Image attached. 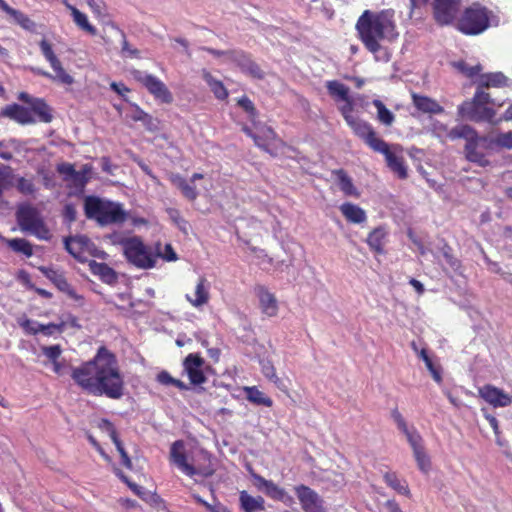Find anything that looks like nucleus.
I'll use <instances>...</instances> for the list:
<instances>
[{"instance_id":"nucleus-1","label":"nucleus","mask_w":512,"mask_h":512,"mask_svg":"<svg viewBox=\"0 0 512 512\" xmlns=\"http://www.w3.org/2000/svg\"><path fill=\"white\" fill-rule=\"evenodd\" d=\"M53 372L63 376L71 371L74 383L84 392L93 396L120 399L124 395V375L116 355L105 346H100L94 357L77 367H71L65 360L52 364Z\"/></svg>"},{"instance_id":"nucleus-2","label":"nucleus","mask_w":512,"mask_h":512,"mask_svg":"<svg viewBox=\"0 0 512 512\" xmlns=\"http://www.w3.org/2000/svg\"><path fill=\"white\" fill-rule=\"evenodd\" d=\"M355 28L365 49L373 54L376 61H390L391 50L386 44L399 37L394 9L365 10L359 16Z\"/></svg>"},{"instance_id":"nucleus-3","label":"nucleus","mask_w":512,"mask_h":512,"mask_svg":"<svg viewBox=\"0 0 512 512\" xmlns=\"http://www.w3.org/2000/svg\"><path fill=\"white\" fill-rule=\"evenodd\" d=\"M503 103L488 91L476 90L471 100L458 106V114L472 122L496 125L502 121V117L496 118V107H501Z\"/></svg>"},{"instance_id":"nucleus-4","label":"nucleus","mask_w":512,"mask_h":512,"mask_svg":"<svg viewBox=\"0 0 512 512\" xmlns=\"http://www.w3.org/2000/svg\"><path fill=\"white\" fill-rule=\"evenodd\" d=\"M201 456L202 462L192 464L188 462L185 442L183 440H176L170 446V463L175 465L182 473L191 478L196 475L208 478L211 477L215 472L211 460V455L205 451H202Z\"/></svg>"},{"instance_id":"nucleus-5","label":"nucleus","mask_w":512,"mask_h":512,"mask_svg":"<svg viewBox=\"0 0 512 512\" xmlns=\"http://www.w3.org/2000/svg\"><path fill=\"white\" fill-rule=\"evenodd\" d=\"M84 212L88 219L97 221L100 225L122 224L128 218L120 203L102 200L96 196H87L84 200Z\"/></svg>"},{"instance_id":"nucleus-6","label":"nucleus","mask_w":512,"mask_h":512,"mask_svg":"<svg viewBox=\"0 0 512 512\" xmlns=\"http://www.w3.org/2000/svg\"><path fill=\"white\" fill-rule=\"evenodd\" d=\"M493 17L490 9L479 2H474L461 12L456 29L464 35H479L490 27Z\"/></svg>"},{"instance_id":"nucleus-7","label":"nucleus","mask_w":512,"mask_h":512,"mask_svg":"<svg viewBox=\"0 0 512 512\" xmlns=\"http://www.w3.org/2000/svg\"><path fill=\"white\" fill-rule=\"evenodd\" d=\"M121 245L126 260L139 269H151L156 266L157 254L154 248L144 244L139 236L124 237L113 241Z\"/></svg>"},{"instance_id":"nucleus-8","label":"nucleus","mask_w":512,"mask_h":512,"mask_svg":"<svg viewBox=\"0 0 512 512\" xmlns=\"http://www.w3.org/2000/svg\"><path fill=\"white\" fill-rule=\"evenodd\" d=\"M16 222L20 230L39 240L48 241L52 235L40 211L31 203L23 202L17 205L15 212Z\"/></svg>"},{"instance_id":"nucleus-9","label":"nucleus","mask_w":512,"mask_h":512,"mask_svg":"<svg viewBox=\"0 0 512 512\" xmlns=\"http://www.w3.org/2000/svg\"><path fill=\"white\" fill-rule=\"evenodd\" d=\"M39 47L44 58L50 63L52 69L55 72V75H52L44 70H38L37 73L43 77L52 79L53 81H57L65 85L73 84V77L63 68L60 60L53 51L52 45L46 39H42L39 43Z\"/></svg>"},{"instance_id":"nucleus-10","label":"nucleus","mask_w":512,"mask_h":512,"mask_svg":"<svg viewBox=\"0 0 512 512\" xmlns=\"http://www.w3.org/2000/svg\"><path fill=\"white\" fill-rule=\"evenodd\" d=\"M461 0H433L432 15L439 26L455 25L461 12Z\"/></svg>"},{"instance_id":"nucleus-11","label":"nucleus","mask_w":512,"mask_h":512,"mask_svg":"<svg viewBox=\"0 0 512 512\" xmlns=\"http://www.w3.org/2000/svg\"><path fill=\"white\" fill-rule=\"evenodd\" d=\"M131 74L137 82L143 85L148 92L154 96L155 99H158L165 104L173 102L172 93L159 78L136 69L132 70Z\"/></svg>"},{"instance_id":"nucleus-12","label":"nucleus","mask_w":512,"mask_h":512,"mask_svg":"<svg viewBox=\"0 0 512 512\" xmlns=\"http://www.w3.org/2000/svg\"><path fill=\"white\" fill-rule=\"evenodd\" d=\"M374 152L384 155L388 168L393 171L398 178L406 179L408 177L407 167L402 155V148L399 145H389L386 141H383Z\"/></svg>"},{"instance_id":"nucleus-13","label":"nucleus","mask_w":512,"mask_h":512,"mask_svg":"<svg viewBox=\"0 0 512 512\" xmlns=\"http://www.w3.org/2000/svg\"><path fill=\"white\" fill-rule=\"evenodd\" d=\"M38 270L49 279L59 291L65 293L70 299L81 304L84 302V297L75 291L62 270L48 266H39Z\"/></svg>"},{"instance_id":"nucleus-14","label":"nucleus","mask_w":512,"mask_h":512,"mask_svg":"<svg viewBox=\"0 0 512 512\" xmlns=\"http://www.w3.org/2000/svg\"><path fill=\"white\" fill-rule=\"evenodd\" d=\"M294 490L304 512H326L323 499L312 488L300 484Z\"/></svg>"},{"instance_id":"nucleus-15","label":"nucleus","mask_w":512,"mask_h":512,"mask_svg":"<svg viewBox=\"0 0 512 512\" xmlns=\"http://www.w3.org/2000/svg\"><path fill=\"white\" fill-rule=\"evenodd\" d=\"M204 364L205 360L199 353H190L184 358L183 370L188 375L192 385H202L207 381L202 369Z\"/></svg>"},{"instance_id":"nucleus-16","label":"nucleus","mask_w":512,"mask_h":512,"mask_svg":"<svg viewBox=\"0 0 512 512\" xmlns=\"http://www.w3.org/2000/svg\"><path fill=\"white\" fill-rule=\"evenodd\" d=\"M348 126L352 129L353 133L373 151H375L379 147L380 143L384 141L377 135L370 123L359 118L351 120Z\"/></svg>"},{"instance_id":"nucleus-17","label":"nucleus","mask_w":512,"mask_h":512,"mask_svg":"<svg viewBox=\"0 0 512 512\" xmlns=\"http://www.w3.org/2000/svg\"><path fill=\"white\" fill-rule=\"evenodd\" d=\"M19 100L29 105V109L33 113L36 122L50 123L53 119L52 108L42 98L30 96L26 92L19 94Z\"/></svg>"},{"instance_id":"nucleus-18","label":"nucleus","mask_w":512,"mask_h":512,"mask_svg":"<svg viewBox=\"0 0 512 512\" xmlns=\"http://www.w3.org/2000/svg\"><path fill=\"white\" fill-rule=\"evenodd\" d=\"M230 60L236 63L240 70L254 79L262 80L264 72L261 67L253 61L248 53L232 50Z\"/></svg>"},{"instance_id":"nucleus-19","label":"nucleus","mask_w":512,"mask_h":512,"mask_svg":"<svg viewBox=\"0 0 512 512\" xmlns=\"http://www.w3.org/2000/svg\"><path fill=\"white\" fill-rule=\"evenodd\" d=\"M478 393L483 400L493 407H507L512 404V395L491 384L480 387Z\"/></svg>"},{"instance_id":"nucleus-20","label":"nucleus","mask_w":512,"mask_h":512,"mask_svg":"<svg viewBox=\"0 0 512 512\" xmlns=\"http://www.w3.org/2000/svg\"><path fill=\"white\" fill-rule=\"evenodd\" d=\"M0 116L9 118L20 125H29L36 123L33 113L29 109V105L9 104L2 108Z\"/></svg>"},{"instance_id":"nucleus-21","label":"nucleus","mask_w":512,"mask_h":512,"mask_svg":"<svg viewBox=\"0 0 512 512\" xmlns=\"http://www.w3.org/2000/svg\"><path fill=\"white\" fill-rule=\"evenodd\" d=\"M99 428L106 431L109 434L112 442L116 446L118 453L120 454L121 464L125 468L131 469L132 461H131L127 451L125 450L123 443L120 440L117 430H116L115 426L113 425V423L111 421H109L108 419H102L99 423Z\"/></svg>"},{"instance_id":"nucleus-22","label":"nucleus","mask_w":512,"mask_h":512,"mask_svg":"<svg viewBox=\"0 0 512 512\" xmlns=\"http://www.w3.org/2000/svg\"><path fill=\"white\" fill-rule=\"evenodd\" d=\"M408 443L413 450L414 458L419 470L423 473H428L431 469V460L425 451L421 435L410 436Z\"/></svg>"},{"instance_id":"nucleus-23","label":"nucleus","mask_w":512,"mask_h":512,"mask_svg":"<svg viewBox=\"0 0 512 512\" xmlns=\"http://www.w3.org/2000/svg\"><path fill=\"white\" fill-rule=\"evenodd\" d=\"M388 230L386 226L381 225L370 231L366 238V243L370 250L377 255L386 253L385 245L387 243Z\"/></svg>"},{"instance_id":"nucleus-24","label":"nucleus","mask_w":512,"mask_h":512,"mask_svg":"<svg viewBox=\"0 0 512 512\" xmlns=\"http://www.w3.org/2000/svg\"><path fill=\"white\" fill-rule=\"evenodd\" d=\"M255 291L259 299L262 313L268 317L276 316L278 313V302L275 295L271 293L265 286H258Z\"/></svg>"},{"instance_id":"nucleus-25","label":"nucleus","mask_w":512,"mask_h":512,"mask_svg":"<svg viewBox=\"0 0 512 512\" xmlns=\"http://www.w3.org/2000/svg\"><path fill=\"white\" fill-rule=\"evenodd\" d=\"M509 79L502 72L479 75L476 90L487 91L490 88H503L509 85Z\"/></svg>"},{"instance_id":"nucleus-26","label":"nucleus","mask_w":512,"mask_h":512,"mask_svg":"<svg viewBox=\"0 0 512 512\" xmlns=\"http://www.w3.org/2000/svg\"><path fill=\"white\" fill-rule=\"evenodd\" d=\"M210 285L205 277H200L197 281L193 296L186 295V300L195 308H200L208 304L210 300Z\"/></svg>"},{"instance_id":"nucleus-27","label":"nucleus","mask_w":512,"mask_h":512,"mask_svg":"<svg viewBox=\"0 0 512 512\" xmlns=\"http://www.w3.org/2000/svg\"><path fill=\"white\" fill-rule=\"evenodd\" d=\"M168 179L173 186L180 190L184 198L189 201H195L197 199L199 195L197 187L190 181L188 182L181 174L171 173Z\"/></svg>"},{"instance_id":"nucleus-28","label":"nucleus","mask_w":512,"mask_h":512,"mask_svg":"<svg viewBox=\"0 0 512 512\" xmlns=\"http://www.w3.org/2000/svg\"><path fill=\"white\" fill-rule=\"evenodd\" d=\"M88 239L84 236H70L64 240L65 249L79 262H85V247Z\"/></svg>"},{"instance_id":"nucleus-29","label":"nucleus","mask_w":512,"mask_h":512,"mask_svg":"<svg viewBox=\"0 0 512 512\" xmlns=\"http://www.w3.org/2000/svg\"><path fill=\"white\" fill-rule=\"evenodd\" d=\"M88 266L90 272L93 275L98 276L102 282L110 285L117 282V273L108 264L91 260L89 261Z\"/></svg>"},{"instance_id":"nucleus-30","label":"nucleus","mask_w":512,"mask_h":512,"mask_svg":"<svg viewBox=\"0 0 512 512\" xmlns=\"http://www.w3.org/2000/svg\"><path fill=\"white\" fill-rule=\"evenodd\" d=\"M332 174L335 176L337 180L339 189L343 192L345 196H351L355 198L360 197L359 190L355 187L352 178L344 169L333 170Z\"/></svg>"},{"instance_id":"nucleus-31","label":"nucleus","mask_w":512,"mask_h":512,"mask_svg":"<svg viewBox=\"0 0 512 512\" xmlns=\"http://www.w3.org/2000/svg\"><path fill=\"white\" fill-rule=\"evenodd\" d=\"M340 212L344 218L353 224H362L367 220V215L364 209L351 202H344L339 207Z\"/></svg>"},{"instance_id":"nucleus-32","label":"nucleus","mask_w":512,"mask_h":512,"mask_svg":"<svg viewBox=\"0 0 512 512\" xmlns=\"http://www.w3.org/2000/svg\"><path fill=\"white\" fill-rule=\"evenodd\" d=\"M256 479L259 482V487L262 488L265 494L271 499L285 502L290 498L287 492L273 481L267 480L262 476H257Z\"/></svg>"},{"instance_id":"nucleus-33","label":"nucleus","mask_w":512,"mask_h":512,"mask_svg":"<svg viewBox=\"0 0 512 512\" xmlns=\"http://www.w3.org/2000/svg\"><path fill=\"white\" fill-rule=\"evenodd\" d=\"M64 4L66 8L70 11L73 21L79 29L85 31L86 33L92 36H95L97 34L96 27L89 22L88 17L85 13L81 12L75 6L71 5L66 1L64 2Z\"/></svg>"},{"instance_id":"nucleus-34","label":"nucleus","mask_w":512,"mask_h":512,"mask_svg":"<svg viewBox=\"0 0 512 512\" xmlns=\"http://www.w3.org/2000/svg\"><path fill=\"white\" fill-rule=\"evenodd\" d=\"M414 106L423 113L440 114L444 111L443 107L434 99L418 94L412 95Z\"/></svg>"},{"instance_id":"nucleus-35","label":"nucleus","mask_w":512,"mask_h":512,"mask_svg":"<svg viewBox=\"0 0 512 512\" xmlns=\"http://www.w3.org/2000/svg\"><path fill=\"white\" fill-rule=\"evenodd\" d=\"M276 139L277 134L274 129L264 125L257 129L253 141L257 147L270 153L269 146Z\"/></svg>"},{"instance_id":"nucleus-36","label":"nucleus","mask_w":512,"mask_h":512,"mask_svg":"<svg viewBox=\"0 0 512 512\" xmlns=\"http://www.w3.org/2000/svg\"><path fill=\"white\" fill-rule=\"evenodd\" d=\"M479 140H470L465 145V155L468 161L473 162L481 167H486L490 164L486 155L478 148Z\"/></svg>"},{"instance_id":"nucleus-37","label":"nucleus","mask_w":512,"mask_h":512,"mask_svg":"<svg viewBox=\"0 0 512 512\" xmlns=\"http://www.w3.org/2000/svg\"><path fill=\"white\" fill-rule=\"evenodd\" d=\"M325 86L327 88L328 94L336 102H348L349 98H351L349 87L337 80L327 81Z\"/></svg>"},{"instance_id":"nucleus-38","label":"nucleus","mask_w":512,"mask_h":512,"mask_svg":"<svg viewBox=\"0 0 512 512\" xmlns=\"http://www.w3.org/2000/svg\"><path fill=\"white\" fill-rule=\"evenodd\" d=\"M202 77L218 100L227 99L229 93L222 81L214 78L207 70L202 71Z\"/></svg>"},{"instance_id":"nucleus-39","label":"nucleus","mask_w":512,"mask_h":512,"mask_svg":"<svg viewBox=\"0 0 512 512\" xmlns=\"http://www.w3.org/2000/svg\"><path fill=\"white\" fill-rule=\"evenodd\" d=\"M239 499L244 512H257L265 509L264 499L261 496L253 497L246 491H241Z\"/></svg>"},{"instance_id":"nucleus-40","label":"nucleus","mask_w":512,"mask_h":512,"mask_svg":"<svg viewBox=\"0 0 512 512\" xmlns=\"http://www.w3.org/2000/svg\"><path fill=\"white\" fill-rule=\"evenodd\" d=\"M244 393L246 399L255 405H261L265 407H272L273 405V400L265 395V393L260 391L256 386L244 387Z\"/></svg>"},{"instance_id":"nucleus-41","label":"nucleus","mask_w":512,"mask_h":512,"mask_svg":"<svg viewBox=\"0 0 512 512\" xmlns=\"http://www.w3.org/2000/svg\"><path fill=\"white\" fill-rule=\"evenodd\" d=\"M383 478L385 483L398 494L410 496V489L406 480L400 479L395 472H386Z\"/></svg>"},{"instance_id":"nucleus-42","label":"nucleus","mask_w":512,"mask_h":512,"mask_svg":"<svg viewBox=\"0 0 512 512\" xmlns=\"http://www.w3.org/2000/svg\"><path fill=\"white\" fill-rule=\"evenodd\" d=\"M92 167L89 164L83 165L80 171H75L68 182H71L70 186L79 190H83L86 184L89 182Z\"/></svg>"},{"instance_id":"nucleus-43","label":"nucleus","mask_w":512,"mask_h":512,"mask_svg":"<svg viewBox=\"0 0 512 512\" xmlns=\"http://www.w3.org/2000/svg\"><path fill=\"white\" fill-rule=\"evenodd\" d=\"M13 20L23 29L27 31H34L36 28V24L33 20H31L26 14L23 12L16 10L12 7H8L5 11Z\"/></svg>"},{"instance_id":"nucleus-44","label":"nucleus","mask_w":512,"mask_h":512,"mask_svg":"<svg viewBox=\"0 0 512 512\" xmlns=\"http://www.w3.org/2000/svg\"><path fill=\"white\" fill-rule=\"evenodd\" d=\"M6 244L16 253H21L26 257H31L33 255L32 244L24 238L7 239Z\"/></svg>"},{"instance_id":"nucleus-45","label":"nucleus","mask_w":512,"mask_h":512,"mask_svg":"<svg viewBox=\"0 0 512 512\" xmlns=\"http://www.w3.org/2000/svg\"><path fill=\"white\" fill-rule=\"evenodd\" d=\"M449 137L453 140L464 138L466 139L467 142L470 140H484L483 138H479L477 136V132L475 131V129H473L469 125H459L454 127L449 132Z\"/></svg>"},{"instance_id":"nucleus-46","label":"nucleus","mask_w":512,"mask_h":512,"mask_svg":"<svg viewBox=\"0 0 512 512\" xmlns=\"http://www.w3.org/2000/svg\"><path fill=\"white\" fill-rule=\"evenodd\" d=\"M372 104L377 110V120L386 126H391L395 119L394 114L379 99L373 100Z\"/></svg>"},{"instance_id":"nucleus-47","label":"nucleus","mask_w":512,"mask_h":512,"mask_svg":"<svg viewBox=\"0 0 512 512\" xmlns=\"http://www.w3.org/2000/svg\"><path fill=\"white\" fill-rule=\"evenodd\" d=\"M156 379L162 385H165V386L172 385V386L177 387L181 391L189 389V387L183 381H181L179 379H176V378H173L170 375V373L167 372L166 370H163V371L159 372L157 374Z\"/></svg>"},{"instance_id":"nucleus-48","label":"nucleus","mask_w":512,"mask_h":512,"mask_svg":"<svg viewBox=\"0 0 512 512\" xmlns=\"http://www.w3.org/2000/svg\"><path fill=\"white\" fill-rule=\"evenodd\" d=\"M15 187L20 194L25 196H33L37 191L32 178L18 177Z\"/></svg>"},{"instance_id":"nucleus-49","label":"nucleus","mask_w":512,"mask_h":512,"mask_svg":"<svg viewBox=\"0 0 512 512\" xmlns=\"http://www.w3.org/2000/svg\"><path fill=\"white\" fill-rule=\"evenodd\" d=\"M17 323L25 334L33 336L39 334L38 326H41V324L29 319L25 314L17 318Z\"/></svg>"},{"instance_id":"nucleus-50","label":"nucleus","mask_w":512,"mask_h":512,"mask_svg":"<svg viewBox=\"0 0 512 512\" xmlns=\"http://www.w3.org/2000/svg\"><path fill=\"white\" fill-rule=\"evenodd\" d=\"M391 416H392L393 420L395 421L398 429L406 436L407 441H409L410 436L420 435L416 430H414V431L409 430L404 417L402 416V414L399 412V410L397 408L392 410Z\"/></svg>"},{"instance_id":"nucleus-51","label":"nucleus","mask_w":512,"mask_h":512,"mask_svg":"<svg viewBox=\"0 0 512 512\" xmlns=\"http://www.w3.org/2000/svg\"><path fill=\"white\" fill-rule=\"evenodd\" d=\"M162 245L160 242H157L154 246L155 254H157V259L162 258L164 261L167 262H174L178 259V256L176 252L174 251L171 244H166L164 246V249L162 251L161 249Z\"/></svg>"},{"instance_id":"nucleus-52","label":"nucleus","mask_w":512,"mask_h":512,"mask_svg":"<svg viewBox=\"0 0 512 512\" xmlns=\"http://www.w3.org/2000/svg\"><path fill=\"white\" fill-rule=\"evenodd\" d=\"M237 105L240 106L248 114V117L252 122H255L256 118L258 117V111L248 96L243 95L242 97L238 98Z\"/></svg>"},{"instance_id":"nucleus-53","label":"nucleus","mask_w":512,"mask_h":512,"mask_svg":"<svg viewBox=\"0 0 512 512\" xmlns=\"http://www.w3.org/2000/svg\"><path fill=\"white\" fill-rule=\"evenodd\" d=\"M443 257H444L447 265L451 268V270L453 272H455L457 274H461L462 263L458 258H456L452 254V248L450 246L446 245L443 248Z\"/></svg>"},{"instance_id":"nucleus-54","label":"nucleus","mask_w":512,"mask_h":512,"mask_svg":"<svg viewBox=\"0 0 512 512\" xmlns=\"http://www.w3.org/2000/svg\"><path fill=\"white\" fill-rule=\"evenodd\" d=\"M66 323L60 322V323H48V324H41V326H38L39 333H42L45 336H53L55 333L61 334L65 330Z\"/></svg>"},{"instance_id":"nucleus-55","label":"nucleus","mask_w":512,"mask_h":512,"mask_svg":"<svg viewBox=\"0 0 512 512\" xmlns=\"http://www.w3.org/2000/svg\"><path fill=\"white\" fill-rule=\"evenodd\" d=\"M455 67L462 74H464L466 77L471 78V79L474 78L475 76H478L480 71L482 70V67H481L480 64L474 65V66H470L469 64H467L464 61H460V62L455 63Z\"/></svg>"},{"instance_id":"nucleus-56","label":"nucleus","mask_w":512,"mask_h":512,"mask_svg":"<svg viewBox=\"0 0 512 512\" xmlns=\"http://www.w3.org/2000/svg\"><path fill=\"white\" fill-rule=\"evenodd\" d=\"M41 351L49 359V361L52 364L54 362L59 361V358L62 354V348L59 344L51 345V346H43V347H41Z\"/></svg>"},{"instance_id":"nucleus-57","label":"nucleus","mask_w":512,"mask_h":512,"mask_svg":"<svg viewBox=\"0 0 512 512\" xmlns=\"http://www.w3.org/2000/svg\"><path fill=\"white\" fill-rule=\"evenodd\" d=\"M494 143L499 147L512 149V131L499 133L495 137Z\"/></svg>"},{"instance_id":"nucleus-58","label":"nucleus","mask_w":512,"mask_h":512,"mask_svg":"<svg viewBox=\"0 0 512 512\" xmlns=\"http://www.w3.org/2000/svg\"><path fill=\"white\" fill-rule=\"evenodd\" d=\"M62 216L64 221L68 224L75 222L77 218V210L75 205L72 203L65 204L62 211Z\"/></svg>"},{"instance_id":"nucleus-59","label":"nucleus","mask_w":512,"mask_h":512,"mask_svg":"<svg viewBox=\"0 0 512 512\" xmlns=\"http://www.w3.org/2000/svg\"><path fill=\"white\" fill-rule=\"evenodd\" d=\"M339 111L343 118L345 119L346 123L349 124L351 120H354L355 117L352 115L353 112V99L352 97L349 98L348 102H344L342 106L339 107Z\"/></svg>"},{"instance_id":"nucleus-60","label":"nucleus","mask_w":512,"mask_h":512,"mask_svg":"<svg viewBox=\"0 0 512 512\" xmlns=\"http://www.w3.org/2000/svg\"><path fill=\"white\" fill-rule=\"evenodd\" d=\"M57 172L63 175L64 181L68 182L72 175L74 174L75 167L71 163H61L57 165Z\"/></svg>"},{"instance_id":"nucleus-61","label":"nucleus","mask_w":512,"mask_h":512,"mask_svg":"<svg viewBox=\"0 0 512 512\" xmlns=\"http://www.w3.org/2000/svg\"><path fill=\"white\" fill-rule=\"evenodd\" d=\"M261 372L269 381H271L277 375L276 368L271 361L262 363Z\"/></svg>"},{"instance_id":"nucleus-62","label":"nucleus","mask_w":512,"mask_h":512,"mask_svg":"<svg viewBox=\"0 0 512 512\" xmlns=\"http://www.w3.org/2000/svg\"><path fill=\"white\" fill-rule=\"evenodd\" d=\"M114 472L115 474L123 481L125 482L130 488L131 490L136 494V495H140L141 492H140V487L134 483H131L128 479V477L118 468H115L114 469Z\"/></svg>"},{"instance_id":"nucleus-63","label":"nucleus","mask_w":512,"mask_h":512,"mask_svg":"<svg viewBox=\"0 0 512 512\" xmlns=\"http://www.w3.org/2000/svg\"><path fill=\"white\" fill-rule=\"evenodd\" d=\"M419 357L424 361L425 365H426V368L428 370H431L433 367H435L432 359L430 358V356L428 355V352L425 348H422L420 351H419Z\"/></svg>"},{"instance_id":"nucleus-64","label":"nucleus","mask_w":512,"mask_h":512,"mask_svg":"<svg viewBox=\"0 0 512 512\" xmlns=\"http://www.w3.org/2000/svg\"><path fill=\"white\" fill-rule=\"evenodd\" d=\"M385 507L388 512H403L400 505L394 499L387 500L385 502Z\"/></svg>"}]
</instances>
